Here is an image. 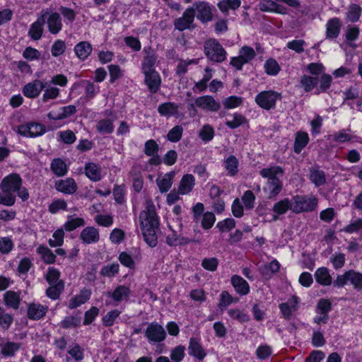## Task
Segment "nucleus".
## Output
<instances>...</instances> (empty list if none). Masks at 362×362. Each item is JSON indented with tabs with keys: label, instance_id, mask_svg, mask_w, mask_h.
<instances>
[{
	"label": "nucleus",
	"instance_id": "69168bd1",
	"mask_svg": "<svg viewBox=\"0 0 362 362\" xmlns=\"http://www.w3.org/2000/svg\"><path fill=\"white\" fill-rule=\"evenodd\" d=\"M305 44V42L303 40H293L288 42L286 47L296 53L300 54L304 52Z\"/></svg>",
	"mask_w": 362,
	"mask_h": 362
},
{
	"label": "nucleus",
	"instance_id": "f3484780",
	"mask_svg": "<svg viewBox=\"0 0 362 362\" xmlns=\"http://www.w3.org/2000/svg\"><path fill=\"white\" fill-rule=\"evenodd\" d=\"M45 21V16L42 15L30 25L28 34L32 40L37 41L41 39L44 31L43 25Z\"/></svg>",
	"mask_w": 362,
	"mask_h": 362
},
{
	"label": "nucleus",
	"instance_id": "3c124183",
	"mask_svg": "<svg viewBox=\"0 0 362 362\" xmlns=\"http://www.w3.org/2000/svg\"><path fill=\"white\" fill-rule=\"evenodd\" d=\"M310 179L317 186L322 185L325 182L324 172L317 169L310 171Z\"/></svg>",
	"mask_w": 362,
	"mask_h": 362
},
{
	"label": "nucleus",
	"instance_id": "5701e85b",
	"mask_svg": "<svg viewBox=\"0 0 362 362\" xmlns=\"http://www.w3.org/2000/svg\"><path fill=\"white\" fill-rule=\"evenodd\" d=\"M170 233L166 236V243L170 246L185 245L191 242L190 239L177 234L171 226H168Z\"/></svg>",
	"mask_w": 362,
	"mask_h": 362
},
{
	"label": "nucleus",
	"instance_id": "423d86ee",
	"mask_svg": "<svg viewBox=\"0 0 362 362\" xmlns=\"http://www.w3.org/2000/svg\"><path fill=\"white\" fill-rule=\"evenodd\" d=\"M279 98V94L275 91H262L256 96L255 101L260 107L269 110L274 106Z\"/></svg>",
	"mask_w": 362,
	"mask_h": 362
},
{
	"label": "nucleus",
	"instance_id": "c9c22d12",
	"mask_svg": "<svg viewBox=\"0 0 362 362\" xmlns=\"http://www.w3.org/2000/svg\"><path fill=\"white\" fill-rule=\"evenodd\" d=\"M319 82V78L316 76L304 75L300 78V86L303 88L305 91L309 92L313 90L315 88H317V85Z\"/></svg>",
	"mask_w": 362,
	"mask_h": 362
},
{
	"label": "nucleus",
	"instance_id": "0eeeda50",
	"mask_svg": "<svg viewBox=\"0 0 362 362\" xmlns=\"http://www.w3.org/2000/svg\"><path fill=\"white\" fill-rule=\"evenodd\" d=\"M145 334L151 342H160L166 337L163 327L157 322L151 323L147 327Z\"/></svg>",
	"mask_w": 362,
	"mask_h": 362
},
{
	"label": "nucleus",
	"instance_id": "6e6552de",
	"mask_svg": "<svg viewBox=\"0 0 362 362\" xmlns=\"http://www.w3.org/2000/svg\"><path fill=\"white\" fill-rule=\"evenodd\" d=\"M18 132L23 136L36 137L45 132V127L39 123H28L18 127Z\"/></svg>",
	"mask_w": 362,
	"mask_h": 362
},
{
	"label": "nucleus",
	"instance_id": "f257e3e1",
	"mask_svg": "<svg viewBox=\"0 0 362 362\" xmlns=\"http://www.w3.org/2000/svg\"><path fill=\"white\" fill-rule=\"evenodd\" d=\"M139 221L145 242L150 247H155L158 243L156 231L159 226V218L155 206L149 198L146 199L145 206L139 214Z\"/></svg>",
	"mask_w": 362,
	"mask_h": 362
},
{
	"label": "nucleus",
	"instance_id": "f704fd0d",
	"mask_svg": "<svg viewBox=\"0 0 362 362\" xmlns=\"http://www.w3.org/2000/svg\"><path fill=\"white\" fill-rule=\"evenodd\" d=\"M223 166L230 176H234L238 172V160L234 156H228L225 160Z\"/></svg>",
	"mask_w": 362,
	"mask_h": 362
},
{
	"label": "nucleus",
	"instance_id": "a19ab883",
	"mask_svg": "<svg viewBox=\"0 0 362 362\" xmlns=\"http://www.w3.org/2000/svg\"><path fill=\"white\" fill-rule=\"evenodd\" d=\"M130 291L127 286H119L111 293V297L115 302H120L127 299Z\"/></svg>",
	"mask_w": 362,
	"mask_h": 362
},
{
	"label": "nucleus",
	"instance_id": "e433bc0d",
	"mask_svg": "<svg viewBox=\"0 0 362 362\" xmlns=\"http://www.w3.org/2000/svg\"><path fill=\"white\" fill-rule=\"evenodd\" d=\"M282 185L279 179L268 180L264 190L268 192L269 197L276 196L281 190Z\"/></svg>",
	"mask_w": 362,
	"mask_h": 362
},
{
	"label": "nucleus",
	"instance_id": "58836bf2",
	"mask_svg": "<svg viewBox=\"0 0 362 362\" xmlns=\"http://www.w3.org/2000/svg\"><path fill=\"white\" fill-rule=\"evenodd\" d=\"M84 224L85 221L83 218L69 216L64 224V228L66 231H72L80 226H83Z\"/></svg>",
	"mask_w": 362,
	"mask_h": 362
},
{
	"label": "nucleus",
	"instance_id": "09e8293b",
	"mask_svg": "<svg viewBox=\"0 0 362 362\" xmlns=\"http://www.w3.org/2000/svg\"><path fill=\"white\" fill-rule=\"evenodd\" d=\"M81 84L85 88L86 97L88 99H92L99 92V86H95L89 81H83Z\"/></svg>",
	"mask_w": 362,
	"mask_h": 362
},
{
	"label": "nucleus",
	"instance_id": "1a4fd4ad",
	"mask_svg": "<svg viewBox=\"0 0 362 362\" xmlns=\"http://www.w3.org/2000/svg\"><path fill=\"white\" fill-rule=\"evenodd\" d=\"M195 12L194 7L187 8L182 16L175 21V29L183 31L190 28L192 23L194 22Z\"/></svg>",
	"mask_w": 362,
	"mask_h": 362
},
{
	"label": "nucleus",
	"instance_id": "412c9836",
	"mask_svg": "<svg viewBox=\"0 0 362 362\" xmlns=\"http://www.w3.org/2000/svg\"><path fill=\"white\" fill-rule=\"evenodd\" d=\"M90 295L91 291L90 289H82L78 294L74 296L69 300L68 304L69 308L74 309L84 304L90 299Z\"/></svg>",
	"mask_w": 362,
	"mask_h": 362
},
{
	"label": "nucleus",
	"instance_id": "e2e57ef3",
	"mask_svg": "<svg viewBox=\"0 0 362 362\" xmlns=\"http://www.w3.org/2000/svg\"><path fill=\"white\" fill-rule=\"evenodd\" d=\"M95 221L99 226L110 227L113 223V218L109 214H98L95 217Z\"/></svg>",
	"mask_w": 362,
	"mask_h": 362
},
{
	"label": "nucleus",
	"instance_id": "aec40b11",
	"mask_svg": "<svg viewBox=\"0 0 362 362\" xmlns=\"http://www.w3.org/2000/svg\"><path fill=\"white\" fill-rule=\"evenodd\" d=\"M55 187L60 192L71 194L76 191L77 185L74 179L66 178L56 182Z\"/></svg>",
	"mask_w": 362,
	"mask_h": 362
},
{
	"label": "nucleus",
	"instance_id": "603ef678",
	"mask_svg": "<svg viewBox=\"0 0 362 362\" xmlns=\"http://www.w3.org/2000/svg\"><path fill=\"white\" fill-rule=\"evenodd\" d=\"M64 288L63 282H59L50 286L47 289V295L49 298L55 300L59 297L60 293Z\"/></svg>",
	"mask_w": 362,
	"mask_h": 362
},
{
	"label": "nucleus",
	"instance_id": "6ab92c4d",
	"mask_svg": "<svg viewBox=\"0 0 362 362\" xmlns=\"http://www.w3.org/2000/svg\"><path fill=\"white\" fill-rule=\"evenodd\" d=\"M274 215L270 221H275L279 216L286 214L288 210L291 211V202L289 198H284L276 202L273 206Z\"/></svg>",
	"mask_w": 362,
	"mask_h": 362
},
{
	"label": "nucleus",
	"instance_id": "ea45409f",
	"mask_svg": "<svg viewBox=\"0 0 362 362\" xmlns=\"http://www.w3.org/2000/svg\"><path fill=\"white\" fill-rule=\"evenodd\" d=\"M362 8L357 4H351L349 6L346 14L347 21L355 23L357 22L361 15Z\"/></svg>",
	"mask_w": 362,
	"mask_h": 362
},
{
	"label": "nucleus",
	"instance_id": "2f4dec72",
	"mask_svg": "<svg viewBox=\"0 0 362 362\" xmlns=\"http://www.w3.org/2000/svg\"><path fill=\"white\" fill-rule=\"evenodd\" d=\"M309 141V136L308 133L304 132H298L296 135L295 143H294V151L297 153L301 152V151L306 146Z\"/></svg>",
	"mask_w": 362,
	"mask_h": 362
},
{
	"label": "nucleus",
	"instance_id": "dca6fc26",
	"mask_svg": "<svg viewBox=\"0 0 362 362\" xmlns=\"http://www.w3.org/2000/svg\"><path fill=\"white\" fill-rule=\"evenodd\" d=\"M175 175V173L170 171L158 176L156 184L161 193L166 192L171 188Z\"/></svg>",
	"mask_w": 362,
	"mask_h": 362
},
{
	"label": "nucleus",
	"instance_id": "7ed1b4c3",
	"mask_svg": "<svg viewBox=\"0 0 362 362\" xmlns=\"http://www.w3.org/2000/svg\"><path fill=\"white\" fill-rule=\"evenodd\" d=\"M291 211L295 214L313 211L317 205V199L313 196L296 195L290 199Z\"/></svg>",
	"mask_w": 362,
	"mask_h": 362
},
{
	"label": "nucleus",
	"instance_id": "a878e982",
	"mask_svg": "<svg viewBox=\"0 0 362 362\" xmlns=\"http://www.w3.org/2000/svg\"><path fill=\"white\" fill-rule=\"evenodd\" d=\"M341 23L339 18H333L329 19L326 25L327 37L330 39L337 38L340 33Z\"/></svg>",
	"mask_w": 362,
	"mask_h": 362
},
{
	"label": "nucleus",
	"instance_id": "4468645a",
	"mask_svg": "<svg viewBox=\"0 0 362 362\" xmlns=\"http://www.w3.org/2000/svg\"><path fill=\"white\" fill-rule=\"evenodd\" d=\"M195 186V177L192 174H185L180 180L177 189L182 195L189 194Z\"/></svg>",
	"mask_w": 362,
	"mask_h": 362
},
{
	"label": "nucleus",
	"instance_id": "680f3d73",
	"mask_svg": "<svg viewBox=\"0 0 362 362\" xmlns=\"http://www.w3.org/2000/svg\"><path fill=\"white\" fill-rule=\"evenodd\" d=\"M185 348L184 346H177L170 353V358L174 362H181L185 357Z\"/></svg>",
	"mask_w": 362,
	"mask_h": 362
},
{
	"label": "nucleus",
	"instance_id": "c85d7f7f",
	"mask_svg": "<svg viewBox=\"0 0 362 362\" xmlns=\"http://www.w3.org/2000/svg\"><path fill=\"white\" fill-rule=\"evenodd\" d=\"M316 281L322 286H329L332 284V279L329 272L326 267H320L315 272Z\"/></svg>",
	"mask_w": 362,
	"mask_h": 362
},
{
	"label": "nucleus",
	"instance_id": "37998d69",
	"mask_svg": "<svg viewBox=\"0 0 362 362\" xmlns=\"http://www.w3.org/2000/svg\"><path fill=\"white\" fill-rule=\"evenodd\" d=\"M37 253L40 255L41 258L46 264H52L55 261V255L47 247L39 246L37 247Z\"/></svg>",
	"mask_w": 362,
	"mask_h": 362
},
{
	"label": "nucleus",
	"instance_id": "f03ea898",
	"mask_svg": "<svg viewBox=\"0 0 362 362\" xmlns=\"http://www.w3.org/2000/svg\"><path fill=\"white\" fill-rule=\"evenodd\" d=\"M22 180L19 175L13 173L5 177L1 184L0 204L12 206L15 203V194L19 190Z\"/></svg>",
	"mask_w": 362,
	"mask_h": 362
},
{
	"label": "nucleus",
	"instance_id": "4d7b16f0",
	"mask_svg": "<svg viewBox=\"0 0 362 362\" xmlns=\"http://www.w3.org/2000/svg\"><path fill=\"white\" fill-rule=\"evenodd\" d=\"M64 230L62 229L57 230L52 235L53 239L49 240V245L52 247L61 246L64 243Z\"/></svg>",
	"mask_w": 362,
	"mask_h": 362
},
{
	"label": "nucleus",
	"instance_id": "c03bdc74",
	"mask_svg": "<svg viewBox=\"0 0 362 362\" xmlns=\"http://www.w3.org/2000/svg\"><path fill=\"white\" fill-rule=\"evenodd\" d=\"M332 78L330 75L323 74L319 78V86H317V93L326 92L331 86Z\"/></svg>",
	"mask_w": 362,
	"mask_h": 362
},
{
	"label": "nucleus",
	"instance_id": "5fc2aeb1",
	"mask_svg": "<svg viewBox=\"0 0 362 362\" xmlns=\"http://www.w3.org/2000/svg\"><path fill=\"white\" fill-rule=\"evenodd\" d=\"M272 354V348L267 344L259 345L256 350V355L259 359L268 358Z\"/></svg>",
	"mask_w": 362,
	"mask_h": 362
},
{
	"label": "nucleus",
	"instance_id": "c756f323",
	"mask_svg": "<svg viewBox=\"0 0 362 362\" xmlns=\"http://www.w3.org/2000/svg\"><path fill=\"white\" fill-rule=\"evenodd\" d=\"M47 308L40 303H32L28 309V315L30 319L39 320L46 313Z\"/></svg>",
	"mask_w": 362,
	"mask_h": 362
},
{
	"label": "nucleus",
	"instance_id": "cd10ccee",
	"mask_svg": "<svg viewBox=\"0 0 362 362\" xmlns=\"http://www.w3.org/2000/svg\"><path fill=\"white\" fill-rule=\"evenodd\" d=\"M298 303V299L296 296H293L286 303H281L279 305V308L283 315L288 318L296 310Z\"/></svg>",
	"mask_w": 362,
	"mask_h": 362
},
{
	"label": "nucleus",
	"instance_id": "774afa93",
	"mask_svg": "<svg viewBox=\"0 0 362 362\" xmlns=\"http://www.w3.org/2000/svg\"><path fill=\"white\" fill-rule=\"evenodd\" d=\"M350 283L354 286V288L362 290V273L351 271Z\"/></svg>",
	"mask_w": 362,
	"mask_h": 362
},
{
	"label": "nucleus",
	"instance_id": "de8ad7c7",
	"mask_svg": "<svg viewBox=\"0 0 362 362\" xmlns=\"http://www.w3.org/2000/svg\"><path fill=\"white\" fill-rule=\"evenodd\" d=\"M226 123L231 129L236 128L245 122L243 115H227Z\"/></svg>",
	"mask_w": 362,
	"mask_h": 362
},
{
	"label": "nucleus",
	"instance_id": "79ce46f5",
	"mask_svg": "<svg viewBox=\"0 0 362 362\" xmlns=\"http://www.w3.org/2000/svg\"><path fill=\"white\" fill-rule=\"evenodd\" d=\"M53 173L57 176H63L67 172V166L64 160L60 158L53 160L51 164Z\"/></svg>",
	"mask_w": 362,
	"mask_h": 362
},
{
	"label": "nucleus",
	"instance_id": "49530a36",
	"mask_svg": "<svg viewBox=\"0 0 362 362\" xmlns=\"http://www.w3.org/2000/svg\"><path fill=\"white\" fill-rule=\"evenodd\" d=\"M44 85H46V87L43 88L45 90L42 97L44 101L55 99L59 96V89L58 88L51 86L49 83H45Z\"/></svg>",
	"mask_w": 362,
	"mask_h": 362
},
{
	"label": "nucleus",
	"instance_id": "39448f33",
	"mask_svg": "<svg viewBox=\"0 0 362 362\" xmlns=\"http://www.w3.org/2000/svg\"><path fill=\"white\" fill-rule=\"evenodd\" d=\"M255 56V49L245 45L240 49L238 57H231L230 64L240 71L242 70L244 64L251 62Z\"/></svg>",
	"mask_w": 362,
	"mask_h": 362
},
{
	"label": "nucleus",
	"instance_id": "b1692460",
	"mask_svg": "<svg viewBox=\"0 0 362 362\" xmlns=\"http://www.w3.org/2000/svg\"><path fill=\"white\" fill-rule=\"evenodd\" d=\"M92 51V45L88 41L80 42L74 47V52L76 55L82 61L86 60L90 55Z\"/></svg>",
	"mask_w": 362,
	"mask_h": 362
},
{
	"label": "nucleus",
	"instance_id": "473e14b6",
	"mask_svg": "<svg viewBox=\"0 0 362 362\" xmlns=\"http://www.w3.org/2000/svg\"><path fill=\"white\" fill-rule=\"evenodd\" d=\"M241 5V0H222L217 4L219 10L225 15L228 14L229 9L236 10Z\"/></svg>",
	"mask_w": 362,
	"mask_h": 362
},
{
	"label": "nucleus",
	"instance_id": "ddd939ff",
	"mask_svg": "<svg viewBox=\"0 0 362 362\" xmlns=\"http://www.w3.org/2000/svg\"><path fill=\"white\" fill-rule=\"evenodd\" d=\"M145 76V83L151 93H156L160 88L161 78L156 71L143 73Z\"/></svg>",
	"mask_w": 362,
	"mask_h": 362
},
{
	"label": "nucleus",
	"instance_id": "f8f14e48",
	"mask_svg": "<svg viewBox=\"0 0 362 362\" xmlns=\"http://www.w3.org/2000/svg\"><path fill=\"white\" fill-rule=\"evenodd\" d=\"M80 239L84 244H94L99 241L100 234L97 228L88 226L83 228L80 233Z\"/></svg>",
	"mask_w": 362,
	"mask_h": 362
},
{
	"label": "nucleus",
	"instance_id": "7c9ffc66",
	"mask_svg": "<svg viewBox=\"0 0 362 362\" xmlns=\"http://www.w3.org/2000/svg\"><path fill=\"white\" fill-rule=\"evenodd\" d=\"M4 300L7 306L17 309L21 302L20 294L13 291H8L4 293Z\"/></svg>",
	"mask_w": 362,
	"mask_h": 362
},
{
	"label": "nucleus",
	"instance_id": "4c0bfd02",
	"mask_svg": "<svg viewBox=\"0 0 362 362\" xmlns=\"http://www.w3.org/2000/svg\"><path fill=\"white\" fill-rule=\"evenodd\" d=\"M156 62V56L153 53H148V54L144 58L141 64V71L146 73L148 71H156L154 65Z\"/></svg>",
	"mask_w": 362,
	"mask_h": 362
},
{
	"label": "nucleus",
	"instance_id": "a211bd4d",
	"mask_svg": "<svg viewBox=\"0 0 362 362\" xmlns=\"http://www.w3.org/2000/svg\"><path fill=\"white\" fill-rule=\"evenodd\" d=\"M188 351L189 355L202 360L206 356V352L200 344L199 339L197 338H191L189 339Z\"/></svg>",
	"mask_w": 362,
	"mask_h": 362
},
{
	"label": "nucleus",
	"instance_id": "8fccbe9b",
	"mask_svg": "<svg viewBox=\"0 0 362 362\" xmlns=\"http://www.w3.org/2000/svg\"><path fill=\"white\" fill-rule=\"evenodd\" d=\"M223 105L226 109H233L243 104V98L238 96H230L222 101Z\"/></svg>",
	"mask_w": 362,
	"mask_h": 362
},
{
	"label": "nucleus",
	"instance_id": "a18cd8bd",
	"mask_svg": "<svg viewBox=\"0 0 362 362\" xmlns=\"http://www.w3.org/2000/svg\"><path fill=\"white\" fill-rule=\"evenodd\" d=\"M265 71L271 76H276L280 71L281 68L278 62L273 58L267 59L264 65Z\"/></svg>",
	"mask_w": 362,
	"mask_h": 362
},
{
	"label": "nucleus",
	"instance_id": "72a5a7b5",
	"mask_svg": "<svg viewBox=\"0 0 362 362\" xmlns=\"http://www.w3.org/2000/svg\"><path fill=\"white\" fill-rule=\"evenodd\" d=\"M260 175L267 178L268 180L279 179L283 175V170L280 167L273 166L271 168H264L260 171Z\"/></svg>",
	"mask_w": 362,
	"mask_h": 362
},
{
	"label": "nucleus",
	"instance_id": "864d4df0",
	"mask_svg": "<svg viewBox=\"0 0 362 362\" xmlns=\"http://www.w3.org/2000/svg\"><path fill=\"white\" fill-rule=\"evenodd\" d=\"M199 136L203 141L209 142L214 136V130L211 126L204 125L199 131Z\"/></svg>",
	"mask_w": 362,
	"mask_h": 362
},
{
	"label": "nucleus",
	"instance_id": "bb28decb",
	"mask_svg": "<svg viewBox=\"0 0 362 362\" xmlns=\"http://www.w3.org/2000/svg\"><path fill=\"white\" fill-rule=\"evenodd\" d=\"M86 175L92 181L96 182L102 178L101 168L93 163H89L85 167Z\"/></svg>",
	"mask_w": 362,
	"mask_h": 362
},
{
	"label": "nucleus",
	"instance_id": "bf43d9fd",
	"mask_svg": "<svg viewBox=\"0 0 362 362\" xmlns=\"http://www.w3.org/2000/svg\"><path fill=\"white\" fill-rule=\"evenodd\" d=\"M183 132V129L181 126L177 125L171 129L168 135V139L171 142H177L180 140Z\"/></svg>",
	"mask_w": 362,
	"mask_h": 362
},
{
	"label": "nucleus",
	"instance_id": "9d476101",
	"mask_svg": "<svg viewBox=\"0 0 362 362\" xmlns=\"http://www.w3.org/2000/svg\"><path fill=\"white\" fill-rule=\"evenodd\" d=\"M194 105L203 110L216 112L220 108V104L211 95H204L195 99Z\"/></svg>",
	"mask_w": 362,
	"mask_h": 362
},
{
	"label": "nucleus",
	"instance_id": "20e7f679",
	"mask_svg": "<svg viewBox=\"0 0 362 362\" xmlns=\"http://www.w3.org/2000/svg\"><path fill=\"white\" fill-rule=\"evenodd\" d=\"M204 51L206 57L214 62L221 63L226 59V51L216 39H209L204 42Z\"/></svg>",
	"mask_w": 362,
	"mask_h": 362
},
{
	"label": "nucleus",
	"instance_id": "393cba45",
	"mask_svg": "<svg viewBox=\"0 0 362 362\" xmlns=\"http://www.w3.org/2000/svg\"><path fill=\"white\" fill-rule=\"evenodd\" d=\"M231 284L239 295L245 296L250 291L248 283L240 276L234 275L232 276Z\"/></svg>",
	"mask_w": 362,
	"mask_h": 362
},
{
	"label": "nucleus",
	"instance_id": "338daca9",
	"mask_svg": "<svg viewBox=\"0 0 362 362\" xmlns=\"http://www.w3.org/2000/svg\"><path fill=\"white\" fill-rule=\"evenodd\" d=\"M66 49L65 42L63 40H57L52 46L51 52L54 57L62 55Z\"/></svg>",
	"mask_w": 362,
	"mask_h": 362
},
{
	"label": "nucleus",
	"instance_id": "052dcab7",
	"mask_svg": "<svg viewBox=\"0 0 362 362\" xmlns=\"http://www.w3.org/2000/svg\"><path fill=\"white\" fill-rule=\"evenodd\" d=\"M216 221L215 215L212 212H206L203 214L202 220V226L204 229L211 228Z\"/></svg>",
	"mask_w": 362,
	"mask_h": 362
},
{
	"label": "nucleus",
	"instance_id": "9b49d317",
	"mask_svg": "<svg viewBox=\"0 0 362 362\" xmlns=\"http://www.w3.org/2000/svg\"><path fill=\"white\" fill-rule=\"evenodd\" d=\"M194 11H197V18L200 21L209 22L212 20V12L211 5L205 1H198L194 4Z\"/></svg>",
	"mask_w": 362,
	"mask_h": 362
},
{
	"label": "nucleus",
	"instance_id": "13d9d810",
	"mask_svg": "<svg viewBox=\"0 0 362 362\" xmlns=\"http://www.w3.org/2000/svg\"><path fill=\"white\" fill-rule=\"evenodd\" d=\"M60 272L58 269L54 267H49L46 275V279L49 285H54L57 283L62 282L59 280Z\"/></svg>",
	"mask_w": 362,
	"mask_h": 362
},
{
	"label": "nucleus",
	"instance_id": "6e6d98bb",
	"mask_svg": "<svg viewBox=\"0 0 362 362\" xmlns=\"http://www.w3.org/2000/svg\"><path fill=\"white\" fill-rule=\"evenodd\" d=\"M20 348L18 344L7 342L2 346L1 352L4 356H13Z\"/></svg>",
	"mask_w": 362,
	"mask_h": 362
},
{
	"label": "nucleus",
	"instance_id": "2eb2a0df",
	"mask_svg": "<svg viewBox=\"0 0 362 362\" xmlns=\"http://www.w3.org/2000/svg\"><path fill=\"white\" fill-rule=\"evenodd\" d=\"M45 87H46V85H44L43 82L40 80H35L23 87V93L28 98H35L39 95Z\"/></svg>",
	"mask_w": 362,
	"mask_h": 362
},
{
	"label": "nucleus",
	"instance_id": "0e129e2a",
	"mask_svg": "<svg viewBox=\"0 0 362 362\" xmlns=\"http://www.w3.org/2000/svg\"><path fill=\"white\" fill-rule=\"evenodd\" d=\"M255 200V196L250 190L246 191L242 197V201L247 209H251L254 207Z\"/></svg>",
	"mask_w": 362,
	"mask_h": 362
},
{
	"label": "nucleus",
	"instance_id": "4be33fe9",
	"mask_svg": "<svg viewBox=\"0 0 362 362\" xmlns=\"http://www.w3.org/2000/svg\"><path fill=\"white\" fill-rule=\"evenodd\" d=\"M48 30L50 33L56 35L59 33L62 28V18L58 13H52L47 19Z\"/></svg>",
	"mask_w": 362,
	"mask_h": 362
}]
</instances>
